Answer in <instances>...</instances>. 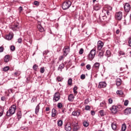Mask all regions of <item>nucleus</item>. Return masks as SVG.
I'll list each match as a JSON object with an SVG mask.
<instances>
[{"label": "nucleus", "mask_w": 131, "mask_h": 131, "mask_svg": "<svg viewBox=\"0 0 131 131\" xmlns=\"http://www.w3.org/2000/svg\"><path fill=\"white\" fill-rule=\"evenodd\" d=\"M57 124L58 126H62V125H63V121H62V120H59L57 122Z\"/></svg>", "instance_id": "c756f323"}, {"label": "nucleus", "mask_w": 131, "mask_h": 131, "mask_svg": "<svg viewBox=\"0 0 131 131\" xmlns=\"http://www.w3.org/2000/svg\"><path fill=\"white\" fill-rule=\"evenodd\" d=\"M124 9L125 10V12L128 13V12L130 11V5L128 3H125L124 6Z\"/></svg>", "instance_id": "1a4fd4ad"}, {"label": "nucleus", "mask_w": 131, "mask_h": 131, "mask_svg": "<svg viewBox=\"0 0 131 131\" xmlns=\"http://www.w3.org/2000/svg\"><path fill=\"white\" fill-rule=\"evenodd\" d=\"M34 5H35V6H39V2L38 1H35L34 2Z\"/></svg>", "instance_id": "09e8293b"}, {"label": "nucleus", "mask_w": 131, "mask_h": 131, "mask_svg": "<svg viewBox=\"0 0 131 131\" xmlns=\"http://www.w3.org/2000/svg\"><path fill=\"white\" fill-rule=\"evenodd\" d=\"M128 45L129 47H131V37L129 38Z\"/></svg>", "instance_id": "e2e57ef3"}, {"label": "nucleus", "mask_w": 131, "mask_h": 131, "mask_svg": "<svg viewBox=\"0 0 131 131\" xmlns=\"http://www.w3.org/2000/svg\"><path fill=\"white\" fill-rule=\"evenodd\" d=\"M107 86V84L105 82H100L98 85L99 89H104V88H106Z\"/></svg>", "instance_id": "ddd939ff"}, {"label": "nucleus", "mask_w": 131, "mask_h": 131, "mask_svg": "<svg viewBox=\"0 0 131 131\" xmlns=\"http://www.w3.org/2000/svg\"><path fill=\"white\" fill-rule=\"evenodd\" d=\"M10 70V67L7 66L3 68V71H5V72L7 71H8V70Z\"/></svg>", "instance_id": "c9c22d12"}, {"label": "nucleus", "mask_w": 131, "mask_h": 131, "mask_svg": "<svg viewBox=\"0 0 131 131\" xmlns=\"http://www.w3.org/2000/svg\"><path fill=\"white\" fill-rule=\"evenodd\" d=\"M68 100L70 102H73V100H74V96H73V94H70L69 95Z\"/></svg>", "instance_id": "aec40b11"}, {"label": "nucleus", "mask_w": 131, "mask_h": 131, "mask_svg": "<svg viewBox=\"0 0 131 131\" xmlns=\"http://www.w3.org/2000/svg\"><path fill=\"white\" fill-rule=\"evenodd\" d=\"M18 10L19 11V13H21V12H22V11H23V7H19V8H18Z\"/></svg>", "instance_id": "6e6d98bb"}, {"label": "nucleus", "mask_w": 131, "mask_h": 131, "mask_svg": "<svg viewBox=\"0 0 131 131\" xmlns=\"http://www.w3.org/2000/svg\"><path fill=\"white\" fill-rule=\"evenodd\" d=\"M45 67L40 68V72L41 73H45Z\"/></svg>", "instance_id": "ea45409f"}, {"label": "nucleus", "mask_w": 131, "mask_h": 131, "mask_svg": "<svg viewBox=\"0 0 131 131\" xmlns=\"http://www.w3.org/2000/svg\"><path fill=\"white\" fill-rule=\"evenodd\" d=\"M57 114H58V112L56 110V108H53L52 110V117H55Z\"/></svg>", "instance_id": "f3484780"}, {"label": "nucleus", "mask_w": 131, "mask_h": 131, "mask_svg": "<svg viewBox=\"0 0 131 131\" xmlns=\"http://www.w3.org/2000/svg\"><path fill=\"white\" fill-rule=\"evenodd\" d=\"M48 50H46V51H43V55H47V54H48Z\"/></svg>", "instance_id": "0e129e2a"}, {"label": "nucleus", "mask_w": 131, "mask_h": 131, "mask_svg": "<svg viewBox=\"0 0 131 131\" xmlns=\"http://www.w3.org/2000/svg\"><path fill=\"white\" fill-rule=\"evenodd\" d=\"M86 69H88V70H91V64H88L86 66Z\"/></svg>", "instance_id": "de8ad7c7"}, {"label": "nucleus", "mask_w": 131, "mask_h": 131, "mask_svg": "<svg viewBox=\"0 0 131 131\" xmlns=\"http://www.w3.org/2000/svg\"><path fill=\"white\" fill-rule=\"evenodd\" d=\"M64 56H63V55H62V56H60L59 57V59H58V60H59V61H62V60L63 59H64Z\"/></svg>", "instance_id": "864d4df0"}, {"label": "nucleus", "mask_w": 131, "mask_h": 131, "mask_svg": "<svg viewBox=\"0 0 131 131\" xmlns=\"http://www.w3.org/2000/svg\"><path fill=\"white\" fill-rule=\"evenodd\" d=\"M10 29H12L13 31H16V30H19V24L16 23L14 25L10 27Z\"/></svg>", "instance_id": "6e6552de"}, {"label": "nucleus", "mask_w": 131, "mask_h": 131, "mask_svg": "<svg viewBox=\"0 0 131 131\" xmlns=\"http://www.w3.org/2000/svg\"><path fill=\"white\" fill-rule=\"evenodd\" d=\"M124 106H127V105H128V100H125L124 101Z\"/></svg>", "instance_id": "8fccbe9b"}, {"label": "nucleus", "mask_w": 131, "mask_h": 131, "mask_svg": "<svg viewBox=\"0 0 131 131\" xmlns=\"http://www.w3.org/2000/svg\"><path fill=\"white\" fill-rule=\"evenodd\" d=\"M110 110L112 113L115 114L117 113V112L118 111V107L116 105H113L112 107L110 108Z\"/></svg>", "instance_id": "423d86ee"}, {"label": "nucleus", "mask_w": 131, "mask_h": 131, "mask_svg": "<svg viewBox=\"0 0 131 131\" xmlns=\"http://www.w3.org/2000/svg\"><path fill=\"white\" fill-rule=\"evenodd\" d=\"M103 46L104 43H103V42H102V41H98L97 42V50H98V51L102 50V48H103Z\"/></svg>", "instance_id": "f8f14e48"}, {"label": "nucleus", "mask_w": 131, "mask_h": 131, "mask_svg": "<svg viewBox=\"0 0 131 131\" xmlns=\"http://www.w3.org/2000/svg\"><path fill=\"white\" fill-rule=\"evenodd\" d=\"M21 74V72L20 71H17L14 73V76H19Z\"/></svg>", "instance_id": "c85d7f7f"}, {"label": "nucleus", "mask_w": 131, "mask_h": 131, "mask_svg": "<svg viewBox=\"0 0 131 131\" xmlns=\"http://www.w3.org/2000/svg\"><path fill=\"white\" fill-rule=\"evenodd\" d=\"M40 105V103H39L35 108V113L36 115H38V112H39V109H40V106H39Z\"/></svg>", "instance_id": "a211bd4d"}, {"label": "nucleus", "mask_w": 131, "mask_h": 131, "mask_svg": "<svg viewBox=\"0 0 131 131\" xmlns=\"http://www.w3.org/2000/svg\"><path fill=\"white\" fill-rule=\"evenodd\" d=\"M63 107V104H62L61 103V102H59L58 104H57V107L59 108V109H61V108H62Z\"/></svg>", "instance_id": "e433bc0d"}, {"label": "nucleus", "mask_w": 131, "mask_h": 131, "mask_svg": "<svg viewBox=\"0 0 131 131\" xmlns=\"http://www.w3.org/2000/svg\"><path fill=\"white\" fill-rule=\"evenodd\" d=\"M117 127V126H116V124L115 122H113L112 123V128H113L114 130H115Z\"/></svg>", "instance_id": "393cba45"}, {"label": "nucleus", "mask_w": 131, "mask_h": 131, "mask_svg": "<svg viewBox=\"0 0 131 131\" xmlns=\"http://www.w3.org/2000/svg\"><path fill=\"white\" fill-rule=\"evenodd\" d=\"M105 105H106V103H105V102H102V103H100L101 107H104Z\"/></svg>", "instance_id": "5fc2aeb1"}, {"label": "nucleus", "mask_w": 131, "mask_h": 131, "mask_svg": "<svg viewBox=\"0 0 131 131\" xmlns=\"http://www.w3.org/2000/svg\"><path fill=\"white\" fill-rule=\"evenodd\" d=\"M68 84H69V85H72V78H70L68 80Z\"/></svg>", "instance_id": "72a5a7b5"}, {"label": "nucleus", "mask_w": 131, "mask_h": 131, "mask_svg": "<svg viewBox=\"0 0 131 131\" xmlns=\"http://www.w3.org/2000/svg\"><path fill=\"white\" fill-rule=\"evenodd\" d=\"M40 21H38V26L37 28L38 30L40 31V32H43V31H45V29L43 28L41 26V25L40 24Z\"/></svg>", "instance_id": "4468645a"}, {"label": "nucleus", "mask_w": 131, "mask_h": 131, "mask_svg": "<svg viewBox=\"0 0 131 131\" xmlns=\"http://www.w3.org/2000/svg\"><path fill=\"white\" fill-rule=\"evenodd\" d=\"M116 93L118 96H122L123 95V92L121 90H118Z\"/></svg>", "instance_id": "cd10ccee"}, {"label": "nucleus", "mask_w": 131, "mask_h": 131, "mask_svg": "<svg viewBox=\"0 0 131 131\" xmlns=\"http://www.w3.org/2000/svg\"><path fill=\"white\" fill-rule=\"evenodd\" d=\"M106 8H107V9H108V10H110L111 11V10H112V7H110V6H106L105 7V8L106 9Z\"/></svg>", "instance_id": "680f3d73"}, {"label": "nucleus", "mask_w": 131, "mask_h": 131, "mask_svg": "<svg viewBox=\"0 0 131 131\" xmlns=\"http://www.w3.org/2000/svg\"><path fill=\"white\" fill-rule=\"evenodd\" d=\"M3 113H4V109L0 108V117L1 116H3Z\"/></svg>", "instance_id": "c03bdc74"}, {"label": "nucleus", "mask_w": 131, "mask_h": 131, "mask_svg": "<svg viewBox=\"0 0 131 131\" xmlns=\"http://www.w3.org/2000/svg\"><path fill=\"white\" fill-rule=\"evenodd\" d=\"M15 46H11V47H10V50L12 51H15Z\"/></svg>", "instance_id": "603ef678"}, {"label": "nucleus", "mask_w": 131, "mask_h": 131, "mask_svg": "<svg viewBox=\"0 0 131 131\" xmlns=\"http://www.w3.org/2000/svg\"><path fill=\"white\" fill-rule=\"evenodd\" d=\"M64 67V64L62 63L59 66L58 70H59L60 71H62V69H63Z\"/></svg>", "instance_id": "b1692460"}, {"label": "nucleus", "mask_w": 131, "mask_h": 131, "mask_svg": "<svg viewBox=\"0 0 131 131\" xmlns=\"http://www.w3.org/2000/svg\"><path fill=\"white\" fill-rule=\"evenodd\" d=\"M81 79H85V75L82 74L80 76Z\"/></svg>", "instance_id": "49530a36"}, {"label": "nucleus", "mask_w": 131, "mask_h": 131, "mask_svg": "<svg viewBox=\"0 0 131 131\" xmlns=\"http://www.w3.org/2000/svg\"><path fill=\"white\" fill-rule=\"evenodd\" d=\"M94 9L95 11H99L101 9V7L99 6V5H95Z\"/></svg>", "instance_id": "7c9ffc66"}, {"label": "nucleus", "mask_w": 131, "mask_h": 131, "mask_svg": "<svg viewBox=\"0 0 131 131\" xmlns=\"http://www.w3.org/2000/svg\"><path fill=\"white\" fill-rule=\"evenodd\" d=\"M17 116L18 119H20L22 117V113H21V112H18L17 113Z\"/></svg>", "instance_id": "a878e982"}, {"label": "nucleus", "mask_w": 131, "mask_h": 131, "mask_svg": "<svg viewBox=\"0 0 131 131\" xmlns=\"http://www.w3.org/2000/svg\"><path fill=\"white\" fill-rule=\"evenodd\" d=\"M99 114L100 116L103 117L104 116V111L103 110H101L99 111Z\"/></svg>", "instance_id": "a19ab883"}, {"label": "nucleus", "mask_w": 131, "mask_h": 131, "mask_svg": "<svg viewBox=\"0 0 131 131\" xmlns=\"http://www.w3.org/2000/svg\"><path fill=\"white\" fill-rule=\"evenodd\" d=\"M73 91H77V86H75L73 88Z\"/></svg>", "instance_id": "774afa93"}, {"label": "nucleus", "mask_w": 131, "mask_h": 131, "mask_svg": "<svg viewBox=\"0 0 131 131\" xmlns=\"http://www.w3.org/2000/svg\"><path fill=\"white\" fill-rule=\"evenodd\" d=\"M4 52V47H0V53H3Z\"/></svg>", "instance_id": "052dcab7"}, {"label": "nucleus", "mask_w": 131, "mask_h": 131, "mask_svg": "<svg viewBox=\"0 0 131 131\" xmlns=\"http://www.w3.org/2000/svg\"><path fill=\"white\" fill-rule=\"evenodd\" d=\"M90 102L89 99H86L85 100L84 104H89Z\"/></svg>", "instance_id": "13d9d810"}, {"label": "nucleus", "mask_w": 131, "mask_h": 131, "mask_svg": "<svg viewBox=\"0 0 131 131\" xmlns=\"http://www.w3.org/2000/svg\"><path fill=\"white\" fill-rule=\"evenodd\" d=\"M17 41L18 43H21L22 42V38H18Z\"/></svg>", "instance_id": "bf43d9fd"}, {"label": "nucleus", "mask_w": 131, "mask_h": 131, "mask_svg": "<svg viewBox=\"0 0 131 131\" xmlns=\"http://www.w3.org/2000/svg\"><path fill=\"white\" fill-rule=\"evenodd\" d=\"M9 55H6L4 58V61L5 62H9Z\"/></svg>", "instance_id": "473e14b6"}, {"label": "nucleus", "mask_w": 131, "mask_h": 131, "mask_svg": "<svg viewBox=\"0 0 131 131\" xmlns=\"http://www.w3.org/2000/svg\"><path fill=\"white\" fill-rule=\"evenodd\" d=\"M83 125L84 126V127H88V126L89 125V122H88L86 121H84L83 122Z\"/></svg>", "instance_id": "bb28decb"}, {"label": "nucleus", "mask_w": 131, "mask_h": 131, "mask_svg": "<svg viewBox=\"0 0 131 131\" xmlns=\"http://www.w3.org/2000/svg\"><path fill=\"white\" fill-rule=\"evenodd\" d=\"M85 110H86V111L91 110V106H90V105H86L85 106Z\"/></svg>", "instance_id": "79ce46f5"}, {"label": "nucleus", "mask_w": 131, "mask_h": 131, "mask_svg": "<svg viewBox=\"0 0 131 131\" xmlns=\"http://www.w3.org/2000/svg\"><path fill=\"white\" fill-rule=\"evenodd\" d=\"M121 129L122 131H125V129H126V125L125 124H122Z\"/></svg>", "instance_id": "2f4dec72"}, {"label": "nucleus", "mask_w": 131, "mask_h": 131, "mask_svg": "<svg viewBox=\"0 0 131 131\" xmlns=\"http://www.w3.org/2000/svg\"><path fill=\"white\" fill-rule=\"evenodd\" d=\"M108 102L110 104H112V103H113V100H112L111 98H110L108 99Z\"/></svg>", "instance_id": "4d7b16f0"}, {"label": "nucleus", "mask_w": 131, "mask_h": 131, "mask_svg": "<svg viewBox=\"0 0 131 131\" xmlns=\"http://www.w3.org/2000/svg\"><path fill=\"white\" fill-rule=\"evenodd\" d=\"M72 115H73V116H76L77 117H78V116L80 115V110H77L73 112Z\"/></svg>", "instance_id": "2eb2a0df"}, {"label": "nucleus", "mask_w": 131, "mask_h": 131, "mask_svg": "<svg viewBox=\"0 0 131 131\" xmlns=\"http://www.w3.org/2000/svg\"><path fill=\"white\" fill-rule=\"evenodd\" d=\"M63 56H67L68 54H69V52H70V47L69 46H66L64 47V49H63Z\"/></svg>", "instance_id": "20e7f679"}, {"label": "nucleus", "mask_w": 131, "mask_h": 131, "mask_svg": "<svg viewBox=\"0 0 131 131\" xmlns=\"http://www.w3.org/2000/svg\"><path fill=\"white\" fill-rule=\"evenodd\" d=\"M36 101V97H33L31 100V103H34Z\"/></svg>", "instance_id": "37998d69"}, {"label": "nucleus", "mask_w": 131, "mask_h": 131, "mask_svg": "<svg viewBox=\"0 0 131 131\" xmlns=\"http://www.w3.org/2000/svg\"><path fill=\"white\" fill-rule=\"evenodd\" d=\"M116 84L117 86H119L121 84V79L119 78H117V83Z\"/></svg>", "instance_id": "5701e85b"}, {"label": "nucleus", "mask_w": 131, "mask_h": 131, "mask_svg": "<svg viewBox=\"0 0 131 131\" xmlns=\"http://www.w3.org/2000/svg\"><path fill=\"white\" fill-rule=\"evenodd\" d=\"M93 67L96 69H99L100 68V63L96 62L94 64Z\"/></svg>", "instance_id": "4be33fe9"}, {"label": "nucleus", "mask_w": 131, "mask_h": 131, "mask_svg": "<svg viewBox=\"0 0 131 131\" xmlns=\"http://www.w3.org/2000/svg\"><path fill=\"white\" fill-rule=\"evenodd\" d=\"M37 68H38V66H37V64H34L33 66V70H34L35 71H36L37 70Z\"/></svg>", "instance_id": "f704fd0d"}, {"label": "nucleus", "mask_w": 131, "mask_h": 131, "mask_svg": "<svg viewBox=\"0 0 131 131\" xmlns=\"http://www.w3.org/2000/svg\"><path fill=\"white\" fill-rule=\"evenodd\" d=\"M64 128L67 131H70L71 130V125L70 124H67L65 125Z\"/></svg>", "instance_id": "6ab92c4d"}, {"label": "nucleus", "mask_w": 131, "mask_h": 131, "mask_svg": "<svg viewBox=\"0 0 131 131\" xmlns=\"http://www.w3.org/2000/svg\"><path fill=\"white\" fill-rule=\"evenodd\" d=\"M79 54L80 55H82V54H83V49L81 48L80 49V51L79 52Z\"/></svg>", "instance_id": "a18cd8bd"}, {"label": "nucleus", "mask_w": 131, "mask_h": 131, "mask_svg": "<svg viewBox=\"0 0 131 131\" xmlns=\"http://www.w3.org/2000/svg\"><path fill=\"white\" fill-rule=\"evenodd\" d=\"M96 56V49H92L89 54V60H92L95 58V56Z\"/></svg>", "instance_id": "7ed1b4c3"}, {"label": "nucleus", "mask_w": 131, "mask_h": 131, "mask_svg": "<svg viewBox=\"0 0 131 131\" xmlns=\"http://www.w3.org/2000/svg\"><path fill=\"white\" fill-rule=\"evenodd\" d=\"M124 114L125 115H128L131 114V108L130 107H127L126 108L124 111Z\"/></svg>", "instance_id": "dca6fc26"}, {"label": "nucleus", "mask_w": 131, "mask_h": 131, "mask_svg": "<svg viewBox=\"0 0 131 131\" xmlns=\"http://www.w3.org/2000/svg\"><path fill=\"white\" fill-rule=\"evenodd\" d=\"M57 79L58 81L62 82L63 81V80L64 79V78H62L61 77L58 76L57 77Z\"/></svg>", "instance_id": "4c0bfd02"}, {"label": "nucleus", "mask_w": 131, "mask_h": 131, "mask_svg": "<svg viewBox=\"0 0 131 131\" xmlns=\"http://www.w3.org/2000/svg\"><path fill=\"white\" fill-rule=\"evenodd\" d=\"M105 56L107 57V60L108 61V62H110L111 61V59L109 58L111 57V51L109 50H106Z\"/></svg>", "instance_id": "9d476101"}, {"label": "nucleus", "mask_w": 131, "mask_h": 131, "mask_svg": "<svg viewBox=\"0 0 131 131\" xmlns=\"http://www.w3.org/2000/svg\"><path fill=\"white\" fill-rule=\"evenodd\" d=\"M72 3L70 1L64 2L62 5V8L63 10H68L71 7Z\"/></svg>", "instance_id": "f03ea898"}, {"label": "nucleus", "mask_w": 131, "mask_h": 131, "mask_svg": "<svg viewBox=\"0 0 131 131\" xmlns=\"http://www.w3.org/2000/svg\"><path fill=\"white\" fill-rule=\"evenodd\" d=\"M17 109V106L16 105H13L11 107L9 108V112H7L6 115L7 116H11V115H13L15 114V112H16V110Z\"/></svg>", "instance_id": "f257e3e1"}, {"label": "nucleus", "mask_w": 131, "mask_h": 131, "mask_svg": "<svg viewBox=\"0 0 131 131\" xmlns=\"http://www.w3.org/2000/svg\"><path fill=\"white\" fill-rule=\"evenodd\" d=\"M119 55L120 56H121V55L123 56V55H125V53H124V52L121 51L119 52Z\"/></svg>", "instance_id": "3c124183"}, {"label": "nucleus", "mask_w": 131, "mask_h": 131, "mask_svg": "<svg viewBox=\"0 0 131 131\" xmlns=\"http://www.w3.org/2000/svg\"><path fill=\"white\" fill-rule=\"evenodd\" d=\"M72 125H73L74 131H77L79 129V126L78 125V123L74 122L72 123Z\"/></svg>", "instance_id": "9b49d317"}, {"label": "nucleus", "mask_w": 131, "mask_h": 131, "mask_svg": "<svg viewBox=\"0 0 131 131\" xmlns=\"http://www.w3.org/2000/svg\"><path fill=\"white\" fill-rule=\"evenodd\" d=\"M104 56V52H99L98 54V56L99 58H102Z\"/></svg>", "instance_id": "58836bf2"}, {"label": "nucleus", "mask_w": 131, "mask_h": 131, "mask_svg": "<svg viewBox=\"0 0 131 131\" xmlns=\"http://www.w3.org/2000/svg\"><path fill=\"white\" fill-rule=\"evenodd\" d=\"M95 111H91V115H95Z\"/></svg>", "instance_id": "69168bd1"}, {"label": "nucleus", "mask_w": 131, "mask_h": 131, "mask_svg": "<svg viewBox=\"0 0 131 131\" xmlns=\"http://www.w3.org/2000/svg\"><path fill=\"white\" fill-rule=\"evenodd\" d=\"M13 38V34H9L6 36V39H7V40H11Z\"/></svg>", "instance_id": "412c9836"}, {"label": "nucleus", "mask_w": 131, "mask_h": 131, "mask_svg": "<svg viewBox=\"0 0 131 131\" xmlns=\"http://www.w3.org/2000/svg\"><path fill=\"white\" fill-rule=\"evenodd\" d=\"M115 18L117 20H121L122 19V12L121 11L117 12L115 15Z\"/></svg>", "instance_id": "0eeeda50"}, {"label": "nucleus", "mask_w": 131, "mask_h": 131, "mask_svg": "<svg viewBox=\"0 0 131 131\" xmlns=\"http://www.w3.org/2000/svg\"><path fill=\"white\" fill-rule=\"evenodd\" d=\"M60 98L61 97L60 96V93H59L58 92L55 93L53 96L54 102H58V101L60 100Z\"/></svg>", "instance_id": "39448f33"}, {"label": "nucleus", "mask_w": 131, "mask_h": 131, "mask_svg": "<svg viewBox=\"0 0 131 131\" xmlns=\"http://www.w3.org/2000/svg\"><path fill=\"white\" fill-rule=\"evenodd\" d=\"M1 100H2V101H5V100H6V97H2L1 98Z\"/></svg>", "instance_id": "338daca9"}]
</instances>
